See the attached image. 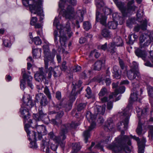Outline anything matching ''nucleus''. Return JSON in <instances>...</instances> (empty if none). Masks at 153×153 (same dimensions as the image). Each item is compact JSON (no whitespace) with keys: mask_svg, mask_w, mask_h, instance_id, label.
<instances>
[{"mask_svg":"<svg viewBox=\"0 0 153 153\" xmlns=\"http://www.w3.org/2000/svg\"><path fill=\"white\" fill-rule=\"evenodd\" d=\"M39 115L37 114H33V117L34 119L33 121V122H36L37 121H38L41 119V118L44 115L42 111H39Z\"/></svg>","mask_w":153,"mask_h":153,"instance_id":"c9c22d12","label":"nucleus"},{"mask_svg":"<svg viewBox=\"0 0 153 153\" xmlns=\"http://www.w3.org/2000/svg\"><path fill=\"white\" fill-rule=\"evenodd\" d=\"M66 63L65 61H63L62 64L60 69L62 71H65L66 70L67 67L66 65Z\"/></svg>","mask_w":153,"mask_h":153,"instance_id":"13d9d810","label":"nucleus"},{"mask_svg":"<svg viewBox=\"0 0 153 153\" xmlns=\"http://www.w3.org/2000/svg\"><path fill=\"white\" fill-rule=\"evenodd\" d=\"M22 73L23 74V77L24 79H25L27 82L28 85L31 88L33 89V85L32 84L31 81L33 77L30 75H28L26 74L25 73V69H22Z\"/></svg>","mask_w":153,"mask_h":153,"instance_id":"4be33fe9","label":"nucleus"},{"mask_svg":"<svg viewBox=\"0 0 153 153\" xmlns=\"http://www.w3.org/2000/svg\"><path fill=\"white\" fill-rule=\"evenodd\" d=\"M42 2L40 3L31 13L34 14H36L40 17V21H42L44 17V14L43 13V9L42 7Z\"/></svg>","mask_w":153,"mask_h":153,"instance_id":"a211bd4d","label":"nucleus"},{"mask_svg":"<svg viewBox=\"0 0 153 153\" xmlns=\"http://www.w3.org/2000/svg\"><path fill=\"white\" fill-rule=\"evenodd\" d=\"M130 136L131 138L137 141L138 147V153H143L144 152V149L146 142L145 139L143 138L141 141H139L140 140L139 137L132 135H130Z\"/></svg>","mask_w":153,"mask_h":153,"instance_id":"dca6fc26","label":"nucleus"},{"mask_svg":"<svg viewBox=\"0 0 153 153\" xmlns=\"http://www.w3.org/2000/svg\"><path fill=\"white\" fill-rule=\"evenodd\" d=\"M113 76L116 79H119L120 78L121 76L120 74L118 72H113Z\"/></svg>","mask_w":153,"mask_h":153,"instance_id":"0e129e2a","label":"nucleus"},{"mask_svg":"<svg viewBox=\"0 0 153 153\" xmlns=\"http://www.w3.org/2000/svg\"><path fill=\"white\" fill-rule=\"evenodd\" d=\"M43 48L45 54V58L48 57L50 54V51L49 46L45 44L43 46Z\"/></svg>","mask_w":153,"mask_h":153,"instance_id":"f704fd0d","label":"nucleus"},{"mask_svg":"<svg viewBox=\"0 0 153 153\" xmlns=\"http://www.w3.org/2000/svg\"><path fill=\"white\" fill-rule=\"evenodd\" d=\"M114 43H111L109 44V48L108 50L110 51V53L113 54L116 52L115 46H120L123 45V41L121 38L119 36H117L115 37L113 40Z\"/></svg>","mask_w":153,"mask_h":153,"instance_id":"0eeeda50","label":"nucleus"},{"mask_svg":"<svg viewBox=\"0 0 153 153\" xmlns=\"http://www.w3.org/2000/svg\"><path fill=\"white\" fill-rule=\"evenodd\" d=\"M71 103L65 105L62 102H58L57 105L56 106V109L59 110L62 108H65L67 111H69L71 109Z\"/></svg>","mask_w":153,"mask_h":153,"instance_id":"bb28decb","label":"nucleus"},{"mask_svg":"<svg viewBox=\"0 0 153 153\" xmlns=\"http://www.w3.org/2000/svg\"><path fill=\"white\" fill-rule=\"evenodd\" d=\"M127 76L130 80L136 79L137 81L140 79V74L138 71L134 72L132 70L128 71L127 72Z\"/></svg>","mask_w":153,"mask_h":153,"instance_id":"f3484780","label":"nucleus"},{"mask_svg":"<svg viewBox=\"0 0 153 153\" xmlns=\"http://www.w3.org/2000/svg\"><path fill=\"white\" fill-rule=\"evenodd\" d=\"M136 132L139 135H140L142 132V127L140 125H139L136 130Z\"/></svg>","mask_w":153,"mask_h":153,"instance_id":"680f3d73","label":"nucleus"},{"mask_svg":"<svg viewBox=\"0 0 153 153\" xmlns=\"http://www.w3.org/2000/svg\"><path fill=\"white\" fill-rule=\"evenodd\" d=\"M114 124L113 123L112 119L109 118L105 123L104 128L106 131H111L114 128Z\"/></svg>","mask_w":153,"mask_h":153,"instance_id":"5701e85b","label":"nucleus"},{"mask_svg":"<svg viewBox=\"0 0 153 153\" xmlns=\"http://www.w3.org/2000/svg\"><path fill=\"white\" fill-rule=\"evenodd\" d=\"M149 96L153 98V87L151 86H147V87Z\"/></svg>","mask_w":153,"mask_h":153,"instance_id":"a19ab883","label":"nucleus"},{"mask_svg":"<svg viewBox=\"0 0 153 153\" xmlns=\"http://www.w3.org/2000/svg\"><path fill=\"white\" fill-rule=\"evenodd\" d=\"M36 122L33 121L32 123H30V126L33 127H35L37 131L38 137L39 139H40L42 137V135H45L47 133L46 128L44 126L42 125H37Z\"/></svg>","mask_w":153,"mask_h":153,"instance_id":"6e6552de","label":"nucleus"},{"mask_svg":"<svg viewBox=\"0 0 153 153\" xmlns=\"http://www.w3.org/2000/svg\"><path fill=\"white\" fill-rule=\"evenodd\" d=\"M56 53V51L55 49H53L52 53H50L48 57L45 58L44 59V62L45 61L49 63V65L53 66L54 65V58Z\"/></svg>","mask_w":153,"mask_h":153,"instance_id":"412c9836","label":"nucleus"},{"mask_svg":"<svg viewBox=\"0 0 153 153\" xmlns=\"http://www.w3.org/2000/svg\"><path fill=\"white\" fill-rule=\"evenodd\" d=\"M128 142L126 141L124 143L121 142L119 143L112 144L108 146L107 147L108 149L111 150L114 153H117L122 150L125 151L126 152H129L131 151L129 147L126 146H124L125 143L127 142L128 143Z\"/></svg>","mask_w":153,"mask_h":153,"instance_id":"39448f33","label":"nucleus"},{"mask_svg":"<svg viewBox=\"0 0 153 153\" xmlns=\"http://www.w3.org/2000/svg\"><path fill=\"white\" fill-rule=\"evenodd\" d=\"M101 35L106 39H110L112 36V35L110 32L107 29H104L102 30L101 32Z\"/></svg>","mask_w":153,"mask_h":153,"instance_id":"c756f323","label":"nucleus"},{"mask_svg":"<svg viewBox=\"0 0 153 153\" xmlns=\"http://www.w3.org/2000/svg\"><path fill=\"white\" fill-rule=\"evenodd\" d=\"M74 14V8L69 5L67 6L66 9L62 10L63 16L66 19H73Z\"/></svg>","mask_w":153,"mask_h":153,"instance_id":"9b49d317","label":"nucleus"},{"mask_svg":"<svg viewBox=\"0 0 153 153\" xmlns=\"http://www.w3.org/2000/svg\"><path fill=\"white\" fill-rule=\"evenodd\" d=\"M30 126V124L26 123L25 125V130L27 134L29 140L32 139L36 140L37 138H38V136L36 137V135H37V133L36 134L35 132L31 130Z\"/></svg>","mask_w":153,"mask_h":153,"instance_id":"ddd939ff","label":"nucleus"},{"mask_svg":"<svg viewBox=\"0 0 153 153\" xmlns=\"http://www.w3.org/2000/svg\"><path fill=\"white\" fill-rule=\"evenodd\" d=\"M46 77V75L43 71V68H40L39 71L34 75V78L36 81L39 82L43 80Z\"/></svg>","mask_w":153,"mask_h":153,"instance_id":"6ab92c4d","label":"nucleus"},{"mask_svg":"<svg viewBox=\"0 0 153 153\" xmlns=\"http://www.w3.org/2000/svg\"><path fill=\"white\" fill-rule=\"evenodd\" d=\"M108 93L107 89L105 87H103L99 92L98 95L99 97H103L106 96Z\"/></svg>","mask_w":153,"mask_h":153,"instance_id":"e433bc0d","label":"nucleus"},{"mask_svg":"<svg viewBox=\"0 0 153 153\" xmlns=\"http://www.w3.org/2000/svg\"><path fill=\"white\" fill-rule=\"evenodd\" d=\"M72 150L71 153H76L81 149L80 145L79 143H73L72 144Z\"/></svg>","mask_w":153,"mask_h":153,"instance_id":"2f4dec72","label":"nucleus"},{"mask_svg":"<svg viewBox=\"0 0 153 153\" xmlns=\"http://www.w3.org/2000/svg\"><path fill=\"white\" fill-rule=\"evenodd\" d=\"M105 63V61L103 60L96 61L94 64V69L97 71L100 70L101 68L104 66Z\"/></svg>","mask_w":153,"mask_h":153,"instance_id":"cd10ccee","label":"nucleus"},{"mask_svg":"<svg viewBox=\"0 0 153 153\" xmlns=\"http://www.w3.org/2000/svg\"><path fill=\"white\" fill-rule=\"evenodd\" d=\"M118 24L116 21H112L108 22V27L110 29H115L117 26Z\"/></svg>","mask_w":153,"mask_h":153,"instance_id":"4c0bfd02","label":"nucleus"},{"mask_svg":"<svg viewBox=\"0 0 153 153\" xmlns=\"http://www.w3.org/2000/svg\"><path fill=\"white\" fill-rule=\"evenodd\" d=\"M82 83V82L81 80H79L78 81L77 83L76 84V83H75V85L74 84V82H73L72 83V85H73V91L75 90L76 88V86H77L78 87H80Z\"/></svg>","mask_w":153,"mask_h":153,"instance_id":"603ef678","label":"nucleus"},{"mask_svg":"<svg viewBox=\"0 0 153 153\" xmlns=\"http://www.w3.org/2000/svg\"><path fill=\"white\" fill-rule=\"evenodd\" d=\"M145 65L146 66L151 67L153 65V55H150L149 61L148 60L145 63Z\"/></svg>","mask_w":153,"mask_h":153,"instance_id":"ea45409f","label":"nucleus"},{"mask_svg":"<svg viewBox=\"0 0 153 153\" xmlns=\"http://www.w3.org/2000/svg\"><path fill=\"white\" fill-rule=\"evenodd\" d=\"M85 103H80L78 106L77 110L78 111H80L83 109L86 106Z\"/></svg>","mask_w":153,"mask_h":153,"instance_id":"864d4df0","label":"nucleus"},{"mask_svg":"<svg viewBox=\"0 0 153 153\" xmlns=\"http://www.w3.org/2000/svg\"><path fill=\"white\" fill-rule=\"evenodd\" d=\"M100 54V53L95 49L91 52L90 56H91L94 55L96 58H97L99 57Z\"/></svg>","mask_w":153,"mask_h":153,"instance_id":"a18cd8bd","label":"nucleus"},{"mask_svg":"<svg viewBox=\"0 0 153 153\" xmlns=\"http://www.w3.org/2000/svg\"><path fill=\"white\" fill-rule=\"evenodd\" d=\"M41 105L45 106L48 104V102L45 97H43L41 99V100L40 102Z\"/></svg>","mask_w":153,"mask_h":153,"instance_id":"09e8293b","label":"nucleus"},{"mask_svg":"<svg viewBox=\"0 0 153 153\" xmlns=\"http://www.w3.org/2000/svg\"><path fill=\"white\" fill-rule=\"evenodd\" d=\"M44 67L46 72L48 73V79H50L51 77L52 72L53 71V67L51 66H50L48 68V65H50L49 63L46 62V61L44 62Z\"/></svg>","mask_w":153,"mask_h":153,"instance_id":"a878e982","label":"nucleus"},{"mask_svg":"<svg viewBox=\"0 0 153 153\" xmlns=\"http://www.w3.org/2000/svg\"><path fill=\"white\" fill-rule=\"evenodd\" d=\"M135 54L138 57L142 58L143 59H144L146 57V54L145 51L138 49L135 51Z\"/></svg>","mask_w":153,"mask_h":153,"instance_id":"7c9ffc66","label":"nucleus"},{"mask_svg":"<svg viewBox=\"0 0 153 153\" xmlns=\"http://www.w3.org/2000/svg\"><path fill=\"white\" fill-rule=\"evenodd\" d=\"M83 27L85 30H88L91 28V24L89 22H84L83 23Z\"/></svg>","mask_w":153,"mask_h":153,"instance_id":"37998d69","label":"nucleus"},{"mask_svg":"<svg viewBox=\"0 0 153 153\" xmlns=\"http://www.w3.org/2000/svg\"><path fill=\"white\" fill-rule=\"evenodd\" d=\"M141 24L140 26H137L135 27L134 30L136 32H138L140 29L143 30H145L146 29L147 27V22L146 19H145L141 22Z\"/></svg>","mask_w":153,"mask_h":153,"instance_id":"393cba45","label":"nucleus"},{"mask_svg":"<svg viewBox=\"0 0 153 153\" xmlns=\"http://www.w3.org/2000/svg\"><path fill=\"white\" fill-rule=\"evenodd\" d=\"M25 97L23 96L22 100L25 104L27 106L29 107H32L33 106L34 104L32 102L31 100L30 97L28 95L27 96V99H25Z\"/></svg>","mask_w":153,"mask_h":153,"instance_id":"c85d7f7f","label":"nucleus"},{"mask_svg":"<svg viewBox=\"0 0 153 153\" xmlns=\"http://www.w3.org/2000/svg\"><path fill=\"white\" fill-rule=\"evenodd\" d=\"M96 6L97 10L102 9L104 14H100L98 11L96 13V20L103 25H106L107 18L105 15H109L112 13L111 10L107 7L105 6L104 2L103 0H99L96 4Z\"/></svg>","mask_w":153,"mask_h":153,"instance_id":"f03ea898","label":"nucleus"},{"mask_svg":"<svg viewBox=\"0 0 153 153\" xmlns=\"http://www.w3.org/2000/svg\"><path fill=\"white\" fill-rule=\"evenodd\" d=\"M59 38V41L61 45L65 47L66 46L65 45L66 42L67 40L66 37V36L64 35L62 36H60Z\"/></svg>","mask_w":153,"mask_h":153,"instance_id":"58836bf2","label":"nucleus"},{"mask_svg":"<svg viewBox=\"0 0 153 153\" xmlns=\"http://www.w3.org/2000/svg\"><path fill=\"white\" fill-rule=\"evenodd\" d=\"M113 107V102H108L107 104V109L110 110Z\"/></svg>","mask_w":153,"mask_h":153,"instance_id":"5fc2aeb1","label":"nucleus"},{"mask_svg":"<svg viewBox=\"0 0 153 153\" xmlns=\"http://www.w3.org/2000/svg\"><path fill=\"white\" fill-rule=\"evenodd\" d=\"M105 108L104 107L98 106L94 109V114L92 115L90 112L89 114L87 113L86 114V117L88 120L90 122L92 121L90 126L88 130L84 131L83 133V137L85 143L88 142V139L90 137V132L96 126V123L94 120L96 119L97 115L98 114L103 115L105 112Z\"/></svg>","mask_w":153,"mask_h":153,"instance_id":"f257e3e1","label":"nucleus"},{"mask_svg":"<svg viewBox=\"0 0 153 153\" xmlns=\"http://www.w3.org/2000/svg\"><path fill=\"white\" fill-rule=\"evenodd\" d=\"M86 91L87 92V94L85 95V96L88 98H90L92 96V93L91 90L90 88L88 87L86 89Z\"/></svg>","mask_w":153,"mask_h":153,"instance_id":"de8ad7c7","label":"nucleus"},{"mask_svg":"<svg viewBox=\"0 0 153 153\" xmlns=\"http://www.w3.org/2000/svg\"><path fill=\"white\" fill-rule=\"evenodd\" d=\"M51 122L54 124L57 125L59 123H61V121L60 119H58L57 120L56 118L55 119H53L51 120Z\"/></svg>","mask_w":153,"mask_h":153,"instance_id":"6e6d98bb","label":"nucleus"},{"mask_svg":"<svg viewBox=\"0 0 153 153\" xmlns=\"http://www.w3.org/2000/svg\"><path fill=\"white\" fill-rule=\"evenodd\" d=\"M125 88L124 86H122L120 87L118 90L116 89L115 91H117V93H123L125 91Z\"/></svg>","mask_w":153,"mask_h":153,"instance_id":"3c124183","label":"nucleus"},{"mask_svg":"<svg viewBox=\"0 0 153 153\" xmlns=\"http://www.w3.org/2000/svg\"><path fill=\"white\" fill-rule=\"evenodd\" d=\"M65 27L67 29V33L69 37H70L73 34L70 30V24L68 22L66 25Z\"/></svg>","mask_w":153,"mask_h":153,"instance_id":"8fccbe9b","label":"nucleus"},{"mask_svg":"<svg viewBox=\"0 0 153 153\" xmlns=\"http://www.w3.org/2000/svg\"><path fill=\"white\" fill-rule=\"evenodd\" d=\"M109 45H108V47H107V43H105L104 45H102L101 46L100 48L102 50L105 51L106 49H107L108 51H109L108 50V49L109 48ZM110 52V51H109Z\"/></svg>","mask_w":153,"mask_h":153,"instance_id":"69168bd1","label":"nucleus"},{"mask_svg":"<svg viewBox=\"0 0 153 153\" xmlns=\"http://www.w3.org/2000/svg\"><path fill=\"white\" fill-rule=\"evenodd\" d=\"M66 128V127L65 125H62L59 135L58 137L55 136L53 132H51L48 134L49 137L56 142L59 143L66 138L65 135L67 133V130L65 131V128Z\"/></svg>","mask_w":153,"mask_h":153,"instance_id":"7ed1b4c3","label":"nucleus"},{"mask_svg":"<svg viewBox=\"0 0 153 153\" xmlns=\"http://www.w3.org/2000/svg\"><path fill=\"white\" fill-rule=\"evenodd\" d=\"M44 93L47 96L48 98L49 99H51V96L49 90L47 86H46L44 91Z\"/></svg>","mask_w":153,"mask_h":153,"instance_id":"c03bdc74","label":"nucleus"},{"mask_svg":"<svg viewBox=\"0 0 153 153\" xmlns=\"http://www.w3.org/2000/svg\"><path fill=\"white\" fill-rule=\"evenodd\" d=\"M139 39L140 46L141 48H145L147 47L152 42L150 37L146 34L141 35Z\"/></svg>","mask_w":153,"mask_h":153,"instance_id":"f8f14e48","label":"nucleus"},{"mask_svg":"<svg viewBox=\"0 0 153 153\" xmlns=\"http://www.w3.org/2000/svg\"><path fill=\"white\" fill-rule=\"evenodd\" d=\"M137 35L134 34H132L130 35L128 37L129 39V43L130 44L132 45L134 42L137 39Z\"/></svg>","mask_w":153,"mask_h":153,"instance_id":"473e14b6","label":"nucleus"},{"mask_svg":"<svg viewBox=\"0 0 153 153\" xmlns=\"http://www.w3.org/2000/svg\"><path fill=\"white\" fill-rule=\"evenodd\" d=\"M3 43L6 47H9L10 46L11 43L10 39L8 37H5L3 39Z\"/></svg>","mask_w":153,"mask_h":153,"instance_id":"79ce46f5","label":"nucleus"},{"mask_svg":"<svg viewBox=\"0 0 153 153\" xmlns=\"http://www.w3.org/2000/svg\"><path fill=\"white\" fill-rule=\"evenodd\" d=\"M50 140L49 139H44L42 141L41 148L42 150L46 153H52L51 150L55 151L57 149L58 146L57 144H53L51 142L50 148Z\"/></svg>","mask_w":153,"mask_h":153,"instance_id":"423d86ee","label":"nucleus"},{"mask_svg":"<svg viewBox=\"0 0 153 153\" xmlns=\"http://www.w3.org/2000/svg\"><path fill=\"white\" fill-rule=\"evenodd\" d=\"M117 7L121 10L123 16H125L128 12V10L134 11L135 10L137 7L134 5L133 4L134 1V0H131L128 2L127 4V9L124 7V4L120 1H118L117 0L114 2Z\"/></svg>","mask_w":153,"mask_h":153,"instance_id":"20e7f679","label":"nucleus"},{"mask_svg":"<svg viewBox=\"0 0 153 153\" xmlns=\"http://www.w3.org/2000/svg\"><path fill=\"white\" fill-rule=\"evenodd\" d=\"M37 18L36 17H33L32 18L30 24L32 25H35L37 21Z\"/></svg>","mask_w":153,"mask_h":153,"instance_id":"4d7b16f0","label":"nucleus"},{"mask_svg":"<svg viewBox=\"0 0 153 153\" xmlns=\"http://www.w3.org/2000/svg\"><path fill=\"white\" fill-rule=\"evenodd\" d=\"M149 129V133L151 136L153 135V126L150 125L148 126Z\"/></svg>","mask_w":153,"mask_h":153,"instance_id":"774afa93","label":"nucleus"},{"mask_svg":"<svg viewBox=\"0 0 153 153\" xmlns=\"http://www.w3.org/2000/svg\"><path fill=\"white\" fill-rule=\"evenodd\" d=\"M124 133L125 132L124 131H122L121 132V135L116 139L115 140L112 144L119 143L121 142L124 143L126 141H128V145H131V143L129 137L127 136H123Z\"/></svg>","mask_w":153,"mask_h":153,"instance_id":"2eb2a0df","label":"nucleus"},{"mask_svg":"<svg viewBox=\"0 0 153 153\" xmlns=\"http://www.w3.org/2000/svg\"><path fill=\"white\" fill-rule=\"evenodd\" d=\"M143 11L142 10L141 11L138 10L137 14V17L138 19H140L142 17L143 15Z\"/></svg>","mask_w":153,"mask_h":153,"instance_id":"052dcab7","label":"nucleus"},{"mask_svg":"<svg viewBox=\"0 0 153 153\" xmlns=\"http://www.w3.org/2000/svg\"><path fill=\"white\" fill-rule=\"evenodd\" d=\"M139 90L141 91V89H140L138 88H134L133 89L130 98V102H132L136 101L138 100L139 96L138 93Z\"/></svg>","mask_w":153,"mask_h":153,"instance_id":"aec40b11","label":"nucleus"},{"mask_svg":"<svg viewBox=\"0 0 153 153\" xmlns=\"http://www.w3.org/2000/svg\"><path fill=\"white\" fill-rule=\"evenodd\" d=\"M32 41L36 45H40L42 43V41L39 37H34Z\"/></svg>","mask_w":153,"mask_h":153,"instance_id":"49530a36","label":"nucleus"},{"mask_svg":"<svg viewBox=\"0 0 153 153\" xmlns=\"http://www.w3.org/2000/svg\"><path fill=\"white\" fill-rule=\"evenodd\" d=\"M64 113L62 111H60L56 115V118L57 120L59 118L62 117L63 116Z\"/></svg>","mask_w":153,"mask_h":153,"instance_id":"e2e57ef3","label":"nucleus"},{"mask_svg":"<svg viewBox=\"0 0 153 153\" xmlns=\"http://www.w3.org/2000/svg\"><path fill=\"white\" fill-rule=\"evenodd\" d=\"M22 117L24 119V123L30 124L32 123L33 121L29 119L30 115L28 109L26 108L22 107L20 109Z\"/></svg>","mask_w":153,"mask_h":153,"instance_id":"4468645a","label":"nucleus"},{"mask_svg":"<svg viewBox=\"0 0 153 153\" xmlns=\"http://www.w3.org/2000/svg\"><path fill=\"white\" fill-rule=\"evenodd\" d=\"M62 73V72L61 71L56 70L53 71V76L55 77L59 76Z\"/></svg>","mask_w":153,"mask_h":153,"instance_id":"bf43d9fd","label":"nucleus"},{"mask_svg":"<svg viewBox=\"0 0 153 153\" xmlns=\"http://www.w3.org/2000/svg\"><path fill=\"white\" fill-rule=\"evenodd\" d=\"M129 110L128 108H126L123 111L118 112V115L120 116V117L124 119V128L126 130L127 127L130 115L129 114Z\"/></svg>","mask_w":153,"mask_h":153,"instance_id":"9d476101","label":"nucleus"},{"mask_svg":"<svg viewBox=\"0 0 153 153\" xmlns=\"http://www.w3.org/2000/svg\"><path fill=\"white\" fill-rule=\"evenodd\" d=\"M62 125H65L66 126V128H65V131L67 130L68 133L69 129L76 128L78 126V125L74 122H72L70 124H64Z\"/></svg>","mask_w":153,"mask_h":153,"instance_id":"72a5a7b5","label":"nucleus"},{"mask_svg":"<svg viewBox=\"0 0 153 153\" xmlns=\"http://www.w3.org/2000/svg\"><path fill=\"white\" fill-rule=\"evenodd\" d=\"M25 81L24 79H22L20 81V87L21 89H24L25 88Z\"/></svg>","mask_w":153,"mask_h":153,"instance_id":"338daca9","label":"nucleus"},{"mask_svg":"<svg viewBox=\"0 0 153 153\" xmlns=\"http://www.w3.org/2000/svg\"><path fill=\"white\" fill-rule=\"evenodd\" d=\"M85 13V11L82 10H79L77 11L76 14L77 23L82 22L83 20V16Z\"/></svg>","mask_w":153,"mask_h":153,"instance_id":"b1692460","label":"nucleus"},{"mask_svg":"<svg viewBox=\"0 0 153 153\" xmlns=\"http://www.w3.org/2000/svg\"><path fill=\"white\" fill-rule=\"evenodd\" d=\"M22 1L25 6L29 5L30 10L31 12L42 2V0H22Z\"/></svg>","mask_w":153,"mask_h":153,"instance_id":"1a4fd4ad","label":"nucleus"}]
</instances>
